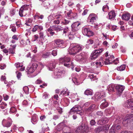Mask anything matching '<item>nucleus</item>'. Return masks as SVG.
Returning a JSON list of instances; mask_svg holds the SVG:
<instances>
[{
  "label": "nucleus",
  "mask_w": 133,
  "mask_h": 133,
  "mask_svg": "<svg viewBox=\"0 0 133 133\" xmlns=\"http://www.w3.org/2000/svg\"><path fill=\"white\" fill-rule=\"evenodd\" d=\"M81 50V47L76 43H72L70 44L69 49L68 50L70 55H74Z\"/></svg>",
  "instance_id": "1"
},
{
  "label": "nucleus",
  "mask_w": 133,
  "mask_h": 133,
  "mask_svg": "<svg viewBox=\"0 0 133 133\" xmlns=\"http://www.w3.org/2000/svg\"><path fill=\"white\" fill-rule=\"evenodd\" d=\"M80 24L78 22H77L74 23L71 25V30L68 35L69 39L73 38L74 35L77 33L79 29L78 26Z\"/></svg>",
  "instance_id": "2"
},
{
  "label": "nucleus",
  "mask_w": 133,
  "mask_h": 133,
  "mask_svg": "<svg viewBox=\"0 0 133 133\" xmlns=\"http://www.w3.org/2000/svg\"><path fill=\"white\" fill-rule=\"evenodd\" d=\"M59 60L60 63H64V66L67 67L71 66L72 70H74V64L73 62H70V58L67 57H61L59 59Z\"/></svg>",
  "instance_id": "3"
},
{
  "label": "nucleus",
  "mask_w": 133,
  "mask_h": 133,
  "mask_svg": "<svg viewBox=\"0 0 133 133\" xmlns=\"http://www.w3.org/2000/svg\"><path fill=\"white\" fill-rule=\"evenodd\" d=\"M75 112L78 114L80 115H82L83 114V111L82 110L81 107L78 105H76L72 108L69 112L70 115L73 114Z\"/></svg>",
  "instance_id": "4"
},
{
  "label": "nucleus",
  "mask_w": 133,
  "mask_h": 133,
  "mask_svg": "<svg viewBox=\"0 0 133 133\" xmlns=\"http://www.w3.org/2000/svg\"><path fill=\"white\" fill-rule=\"evenodd\" d=\"M122 123L124 125L130 123V125L133 126V115L132 114L127 115L123 120Z\"/></svg>",
  "instance_id": "5"
},
{
  "label": "nucleus",
  "mask_w": 133,
  "mask_h": 133,
  "mask_svg": "<svg viewBox=\"0 0 133 133\" xmlns=\"http://www.w3.org/2000/svg\"><path fill=\"white\" fill-rule=\"evenodd\" d=\"M88 131V127L82 124L77 128L76 130L75 131V132L76 133H84V132Z\"/></svg>",
  "instance_id": "6"
},
{
  "label": "nucleus",
  "mask_w": 133,
  "mask_h": 133,
  "mask_svg": "<svg viewBox=\"0 0 133 133\" xmlns=\"http://www.w3.org/2000/svg\"><path fill=\"white\" fill-rule=\"evenodd\" d=\"M103 51V49L101 48L93 51L91 54L90 58L91 59H94L97 58Z\"/></svg>",
  "instance_id": "7"
},
{
  "label": "nucleus",
  "mask_w": 133,
  "mask_h": 133,
  "mask_svg": "<svg viewBox=\"0 0 133 133\" xmlns=\"http://www.w3.org/2000/svg\"><path fill=\"white\" fill-rule=\"evenodd\" d=\"M82 32L84 35L88 37L92 36L94 34V32L90 29L85 27L83 28Z\"/></svg>",
  "instance_id": "8"
},
{
  "label": "nucleus",
  "mask_w": 133,
  "mask_h": 133,
  "mask_svg": "<svg viewBox=\"0 0 133 133\" xmlns=\"http://www.w3.org/2000/svg\"><path fill=\"white\" fill-rule=\"evenodd\" d=\"M54 42V48H62L64 47L63 45L64 43L63 40L59 39H57L55 40Z\"/></svg>",
  "instance_id": "9"
},
{
  "label": "nucleus",
  "mask_w": 133,
  "mask_h": 133,
  "mask_svg": "<svg viewBox=\"0 0 133 133\" xmlns=\"http://www.w3.org/2000/svg\"><path fill=\"white\" fill-rule=\"evenodd\" d=\"M12 123L11 119L10 117H8L7 119H4L2 122L3 125L4 127H9L11 125Z\"/></svg>",
  "instance_id": "10"
},
{
  "label": "nucleus",
  "mask_w": 133,
  "mask_h": 133,
  "mask_svg": "<svg viewBox=\"0 0 133 133\" xmlns=\"http://www.w3.org/2000/svg\"><path fill=\"white\" fill-rule=\"evenodd\" d=\"M38 66L37 64L36 63H34L31 66L29 65L26 69V71L28 72V74L33 72L36 69Z\"/></svg>",
  "instance_id": "11"
},
{
  "label": "nucleus",
  "mask_w": 133,
  "mask_h": 133,
  "mask_svg": "<svg viewBox=\"0 0 133 133\" xmlns=\"http://www.w3.org/2000/svg\"><path fill=\"white\" fill-rule=\"evenodd\" d=\"M86 58V54L84 52H82L79 55H76L75 57V60L77 61H82L83 59Z\"/></svg>",
  "instance_id": "12"
},
{
  "label": "nucleus",
  "mask_w": 133,
  "mask_h": 133,
  "mask_svg": "<svg viewBox=\"0 0 133 133\" xmlns=\"http://www.w3.org/2000/svg\"><path fill=\"white\" fill-rule=\"evenodd\" d=\"M124 106L128 108H131L133 107V99H130L128 100L125 102L124 104Z\"/></svg>",
  "instance_id": "13"
},
{
  "label": "nucleus",
  "mask_w": 133,
  "mask_h": 133,
  "mask_svg": "<svg viewBox=\"0 0 133 133\" xmlns=\"http://www.w3.org/2000/svg\"><path fill=\"white\" fill-rule=\"evenodd\" d=\"M104 97V95L103 92L100 93L99 92H96L95 95L96 101H100L101 99Z\"/></svg>",
  "instance_id": "14"
},
{
  "label": "nucleus",
  "mask_w": 133,
  "mask_h": 133,
  "mask_svg": "<svg viewBox=\"0 0 133 133\" xmlns=\"http://www.w3.org/2000/svg\"><path fill=\"white\" fill-rule=\"evenodd\" d=\"M115 88L117 91V94L120 95L124 89V87L122 85H119L116 86Z\"/></svg>",
  "instance_id": "15"
},
{
  "label": "nucleus",
  "mask_w": 133,
  "mask_h": 133,
  "mask_svg": "<svg viewBox=\"0 0 133 133\" xmlns=\"http://www.w3.org/2000/svg\"><path fill=\"white\" fill-rule=\"evenodd\" d=\"M108 121V119L105 117H104L99 120L98 121L97 124L101 125H103L107 123Z\"/></svg>",
  "instance_id": "16"
},
{
  "label": "nucleus",
  "mask_w": 133,
  "mask_h": 133,
  "mask_svg": "<svg viewBox=\"0 0 133 133\" xmlns=\"http://www.w3.org/2000/svg\"><path fill=\"white\" fill-rule=\"evenodd\" d=\"M43 29V27L41 25H36L32 29V31L33 32H35L39 30L40 31L42 30Z\"/></svg>",
  "instance_id": "17"
},
{
  "label": "nucleus",
  "mask_w": 133,
  "mask_h": 133,
  "mask_svg": "<svg viewBox=\"0 0 133 133\" xmlns=\"http://www.w3.org/2000/svg\"><path fill=\"white\" fill-rule=\"evenodd\" d=\"M130 17V15L128 13L124 14H123L122 16V18L123 20L125 21H128Z\"/></svg>",
  "instance_id": "18"
},
{
  "label": "nucleus",
  "mask_w": 133,
  "mask_h": 133,
  "mask_svg": "<svg viewBox=\"0 0 133 133\" xmlns=\"http://www.w3.org/2000/svg\"><path fill=\"white\" fill-rule=\"evenodd\" d=\"M52 28H53V30H54V31H56L57 32L62 31L63 30V28L59 25L53 26H52Z\"/></svg>",
  "instance_id": "19"
},
{
  "label": "nucleus",
  "mask_w": 133,
  "mask_h": 133,
  "mask_svg": "<svg viewBox=\"0 0 133 133\" xmlns=\"http://www.w3.org/2000/svg\"><path fill=\"white\" fill-rule=\"evenodd\" d=\"M102 103L100 106V108L102 109H103L108 106V103L106 102L105 100L104 99L102 101Z\"/></svg>",
  "instance_id": "20"
},
{
  "label": "nucleus",
  "mask_w": 133,
  "mask_h": 133,
  "mask_svg": "<svg viewBox=\"0 0 133 133\" xmlns=\"http://www.w3.org/2000/svg\"><path fill=\"white\" fill-rule=\"evenodd\" d=\"M39 37L42 41H43L46 39L45 37L46 35H45L44 32L40 31L39 33Z\"/></svg>",
  "instance_id": "21"
},
{
  "label": "nucleus",
  "mask_w": 133,
  "mask_h": 133,
  "mask_svg": "<svg viewBox=\"0 0 133 133\" xmlns=\"http://www.w3.org/2000/svg\"><path fill=\"white\" fill-rule=\"evenodd\" d=\"M95 104H91L88 108L86 109V110L87 112H89V113L92 112L95 109Z\"/></svg>",
  "instance_id": "22"
},
{
  "label": "nucleus",
  "mask_w": 133,
  "mask_h": 133,
  "mask_svg": "<svg viewBox=\"0 0 133 133\" xmlns=\"http://www.w3.org/2000/svg\"><path fill=\"white\" fill-rule=\"evenodd\" d=\"M93 14H90L88 19V21L89 20V22L92 24H93V23L96 21V19L95 17H92L91 16L94 15Z\"/></svg>",
  "instance_id": "23"
},
{
  "label": "nucleus",
  "mask_w": 133,
  "mask_h": 133,
  "mask_svg": "<svg viewBox=\"0 0 133 133\" xmlns=\"http://www.w3.org/2000/svg\"><path fill=\"white\" fill-rule=\"evenodd\" d=\"M62 74V72L60 70H56L54 72V75L56 78H60Z\"/></svg>",
  "instance_id": "24"
},
{
  "label": "nucleus",
  "mask_w": 133,
  "mask_h": 133,
  "mask_svg": "<svg viewBox=\"0 0 133 133\" xmlns=\"http://www.w3.org/2000/svg\"><path fill=\"white\" fill-rule=\"evenodd\" d=\"M44 18V16L43 15H40L38 13H37L34 16V19L35 20L37 19H42Z\"/></svg>",
  "instance_id": "25"
},
{
  "label": "nucleus",
  "mask_w": 133,
  "mask_h": 133,
  "mask_svg": "<svg viewBox=\"0 0 133 133\" xmlns=\"http://www.w3.org/2000/svg\"><path fill=\"white\" fill-rule=\"evenodd\" d=\"M109 19H111L115 17L116 15L114 11H111L108 14Z\"/></svg>",
  "instance_id": "26"
},
{
  "label": "nucleus",
  "mask_w": 133,
  "mask_h": 133,
  "mask_svg": "<svg viewBox=\"0 0 133 133\" xmlns=\"http://www.w3.org/2000/svg\"><path fill=\"white\" fill-rule=\"evenodd\" d=\"M27 11L20 9L19 11V14L21 17H23L27 14Z\"/></svg>",
  "instance_id": "27"
},
{
  "label": "nucleus",
  "mask_w": 133,
  "mask_h": 133,
  "mask_svg": "<svg viewBox=\"0 0 133 133\" xmlns=\"http://www.w3.org/2000/svg\"><path fill=\"white\" fill-rule=\"evenodd\" d=\"M10 46H12V48H9V53L12 54H15V48L16 45H15L12 46L11 45Z\"/></svg>",
  "instance_id": "28"
},
{
  "label": "nucleus",
  "mask_w": 133,
  "mask_h": 133,
  "mask_svg": "<svg viewBox=\"0 0 133 133\" xmlns=\"http://www.w3.org/2000/svg\"><path fill=\"white\" fill-rule=\"evenodd\" d=\"M115 88V85L114 84L109 85L108 87V91L111 92L114 91Z\"/></svg>",
  "instance_id": "29"
},
{
  "label": "nucleus",
  "mask_w": 133,
  "mask_h": 133,
  "mask_svg": "<svg viewBox=\"0 0 133 133\" xmlns=\"http://www.w3.org/2000/svg\"><path fill=\"white\" fill-rule=\"evenodd\" d=\"M104 130V126H102L96 128L95 130V132L97 133H98Z\"/></svg>",
  "instance_id": "30"
},
{
  "label": "nucleus",
  "mask_w": 133,
  "mask_h": 133,
  "mask_svg": "<svg viewBox=\"0 0 133 133\" xmlns=\"http://www.w3.org/2000/svg\"><path fill=\"white\" fill-rule=\"evenodd\" d=\"M37 121V116L34 115L32 116L31 119V122L33 124H35L36 123Z\"/></svg>",
  "instance_id": "31"
},
{
  "label": "nucleus",
  "mask_w": 133,
  "mask_h": 133,
  "mask_svg": "<svg viewBox=\"0 0 133 133\" xmlns=\"http://www.w3.org/2000/svg\"><path fill=\"white\" fill-rule=\"evenodd\" d=\"M55 17L57 19H61L63 17V15L62 14L61 12H60L57 13V14L55 16Z\"/></svg>",
  "instance_id": "32"
},
{
  "label": "nucleus",
  "mask_w": 133,
  "mask_h": 133,
  "mask_svg": "<svg viewBox=\"0 0 133 133\" xmlns=\"http://www.w3.org/2000/svg\"><path fill=\"white\" fill-rule=\"evenodd\" d=\"M49 69L50 70L54 69L55 66V63H51L49 64Z\"/></svg>",
  "instance_id": "33"
},
{
  "label": "nucleus",
  "mask_w": 133,
  "mask_h": 133,
  "mask_svg": "<svg viewBox=\"0 0 133 133\" xmlns=\"http://www.w3.org/2000/svg\"><path fill=\"white\" fill-rule=\"evenodd\" d=\"M114 59H111L110 57L109 58H106L105 59V61L104 62V63L106 65L110 64L111 63V62L110 61L113 60Z\"/></svg>",
  "instance_id": "34"
},
{
  "label": "nucleus",
  "mask_w": 133,
  "mask_h": 133,
  "mask_svg": "<svg viewBox=\"0 0 133 133\" xmlns=\"http://www.w3.org/2000/svg\"><path fill=\"white\" fill-rule=\"evenodd\" d=\"M125 68V66L124 65H121L119 67L117 68V69L118 71H122L124 70Z\"/></svg>",
  "instance_id": "35"
},
{
  "label": "nucleus",
  "mask_w": 133,
  "mask_h": 133,
  "mask_svg": "<svg viewBox=\"0 0 133 133\" xmlns=\"http://www.w3.org/2000/svg\"><path fill=\"white\" fill-rule=\"evenodd\" d=\"M53 28H52V26L50 28H48V31L49 32L50 34L52 36L54 35L55 34L54 32L53 31H54V30L53 29Z\"/></svg>",
  "instance_id": "36"
},
{
  "label": "nucleus",
  "mask_w": 133,
  "mask_h": 133,
  "mask_svg": "<svg viewBox=\"0 0 133 133\" xmlns=\"http://www.w3.org/2000/svg\"><path fill=\"white\" fill-rule=\"evenodd\" d=\"M63 24L64 25L69 24L71 23V21L70 20L64 19V21L62 22Z\"/></svg>",
  "instance_id": "37"
},
{
  "label": "nucleus",
  "mask_w": 133,
  "mask_h": 133,
  "mask_svg": "<svg viewBox=\"0 0 133 133\" xmlns=\"http://www.w3.org/2000/svg\"><path fill=\"white\" fill-rule=\"evenodd\" d=\"M84 94L87 95H92V93L91 91L87 89L85 91Z\"/></svg>",
  "instance_id": "38"
},
{
  "label": "nucleus",
  "mask_w": 133,
  "mask_h": 133,
  "mask_svg": "<svg viewBox=\"0 0 133 133\" xmlns=\"http://www.w3.org/2000/svg\"><path fill=\"white\" fill-rule=\"evenodd\" d=\"M29 8V5H25L21 7L20 9L27 11Z\"/></svg>",
  "instance_id": "39"
},
{
  "label": "nucleus",
  "mask_w": 133,
  "mask_h": 133,
  "mask_svg": "<svg viewBox=\"0 0 133 133\" xmlns=\"http://www.w3.org/2000/svg\"><path fill=\"white\" fill-rule=\"evenodd\" d=\"M66 17H71L72 16V14H73V13L72 12V10H70L68 11V12H67V13Z\"/></svg>",
  "instance_id": "40"
},
{
  "label": "nucleus",
  "mask_w": 133,
  "mask_h": 133,
  "mask_svg": "<svg viewBox=\"0 0 133 133\" xmlns=\"http://www.w3.org/2000/svg\"><path fill=\"white\" fill-rule=\"evenodd\" d=\"M17 110L15 107H12L10 109V112L11 113H14Z\"/></svg>",
  "instance_id": "41"
},
{
  "label": "nucleus",
  "mask_w": 133,
  "mask_h": 133,
  "mask_svg": "<svg viewBox=\"0 0 133 133\" xmlns=\"http://www.w3.org/2000/svg\"><path fill=\"white\" fill-rule=\"evenodd\" d=\"M104 59V58L102 57L100 59V61L99 62V65H100L101 66H102L103 64L104 63V61L103 60Z\"/></svg>",
  "instance_id": "42"
},
{
  "label": "nucleus",
  "mask_w": 133,
  "mask_h": 133,
  "mask_svg": "<svg viewBox=\"0 0 133 133\" xmlns=\"http://www.w3.org/2000/svg\"><path fill=\"white\" fill-rule=\"evenodd\" d=\"M7 104L5 103L2 102L0 104V107L2 109H4L6 107Z\"/></svg>",
  "instance_id": "43"
},
{
  "label": "nucleus",
  "mask_w": 133,
  "mask_h": 133,
  "mask_svg": "<svg viewBox=\"0 0 133 133\" xmlns=\"http://www.w3.org/2000/svg\"><path fill=\"white\" fill-rule=\"evenodd\" d=\"M50 55V53L49 52H48L43 54L42 55V57L43 58H46L48 57Z\"/></svg>",
  "instance_id": "44"
},
{
  "label": "nucleus",
  "mask_w": 133,
  "mask_h": 133,
  "mask_svg": "<svg viewBox=\"0 0 133 133\" xmlns=\"http://www.w3.org/2000/svg\"><path fill=\"white\" fill-rule=\"evenodd\" d=\"M29 88L28 87L25 86L23 88V90L26 94H29Z\"/></svg>",
  "instance_id": "45"
},
{
  "label": "nucleus",
  "mask_w": 133,
  "mask_h": 133,
  "mask_svg": "<svg viewBox=\"0 0 133 133\" xmlns=\"http://www.w3.org/2000/svg\"><path fill=\"white\" fill-rule=\"evenodd\" d=\"M57 49L53 50L51 52L52 55L54 56H56L57 54Z\"/></svg>",
  "instance_id": "46"
},
{
  "label": "nucleus",
  "mask_w": 133,
  "mask_h": 133,
  "mask_svg": "<svg viewBox=\"0 0 133 133\" xmlns=\"http://www.w3.org/2000/svg\"><path fill=\"white\" fill-rule=\"evenodd\" d=\"M64 101L65 103L66 104V106L68 105L70 102L69 99L67 98L64 99Z\"/></svg>",
  "instance_id": "47"
},
{
  "label": "nucleus",
  "mask_w": 133,
  "mask_h": 133,
  "mask_svg": "<svg viewBox=\"0 0 133 133\" xmlns=\"http://www.w3.org/2000/svg\"><path fill=\"white\" fill-rule=\"evenodd\" d=\"M16 12V10L15 9H11L10 11V13L11 16L14 15Z\"/></svg>",
  "instance_id": "48"
},
{
  "label": "nucleus",
  "mask_w": 133,
  "mask_h": 133,
  "mask_svg": "<svg viewBox=\"0 0 133 133\" xmlns=\"http://www.w3.org/2000/svg\"><path fill=\"white\" fill-rule=\"evenodd\" d=\"M3 96L4 100L5 101L7 100L9 98V96L6 94L3 95Z\"/></svg>",
  "instance_id": "49"
},
{
  "label": "nucleus",
  "mask_w": 133,
  "mask_h": 133,
  "mask_svg": "<svg viewBox=\"0 0 133 133\" xmlns=\"http://www.w3.org/2000/svg\"><path fill=\"white\" fill-rule=\"evenodd\" d=\"M69 31V28L67 27H66L65 29H63V33L66 34L68 31Z\"/></svg>",
  "instance_id": "50"
},
{
  "label": "nucleus",
  "mask_w": 133,
  "mask_h": 133,
  "mask_svg": "<svg viewBox=\"0 0 133 133\" xmlns=\"http://www.w3.org/2000/svg\"><path fill=\"white\" fill-rule=\"evenodd\" d=\"M96 122L94 119H92L90 121V123L91 125H94L96 124Z\"/></svg>",
  "instance_id": "51"
},
{
  "label": "nucleus",
  "mask_w": 133,
  "mask_h": 133,
  "mask_svg": "<svg viewBox=\"0 0 133 133\" xmlns=\"http://www.w3.org/2000/svg\"><path fill=\"white\" fill-rule=\"evenodd\" d=\"M60 22L59 20L57 19V20H56L54 21H53V23L55 24H59Z\"/></svg>",
  "instance_id": "52"
},
{
  "label": "nucleus",
  "mask_w": 133,
  "mask_h": 133,
  "mask_svg": "<svg viewBox=\"0 0 133 133\" xmlns=\"http://www.w3.org/2000/svg\"><path fill=\"white\" fill-rule=\"evenodd\" d=\"M103 112L101 111H98L96 113V114L98 116H102L103 115Z\"/></svg>",
  "instance_id": "53"
},
{
  "label": "nucleus",
  "mask_w": 133,
  "mask_h": 133,
  "mask_svg": "<svg viewBox=\"0 0 133 133\" xmlns=\"http://www.w3.org/2000/svg\"><path fill=\"white\" fill-rule=\"evenodd\" d=\"M15 65L17 68L21 67L22 66V65H21L20 63L19 62H17L15 64Z\"/></svg>",
  "instance_id": "54"
},
{
  "label": "nucleus",
  "mask_w": 133,
  "mask_h": 133,
  "mask_svg": "<svg viewBox=\"0 0 133 133\" xmlns=\"http://www.w3.org/2000/svg\"><path fill=\"white\" fill-rule=\"evenodd\" d=\"M12 38L13 39H14L16 40H17L18 39V38L17 37V36L16 35H13L12 37Z\"/></svg>",
  "instance_id": "55"
},
{
  "label": "nucleus",
  "mask_w": 133,
  "mask_h": 133,
  "mask_svg": "<svg viewBox=\"0 0 133 133\" xmlns=\"http://www.w3.org/2000/svg\"><path fill=\"white\" fill-rule=\"evenodd\" d=\"M49 95V94H47V93H44L43 96V97L44 98L46 99L48 97Z\"/></svg>",
  "instance_id": "56"
},
{
  "label": "nucleus",
  "mask_w": 133,
  "mask_h": 133,
  "mask_svg": "<svg viewBox=\"0 0 133 133\" xmlns=\"http://www.w3.org/2000/svg\"><path fill=\"white\" fill-rule=\"evenodd\" d=\"M106 8L108 9L109 8L108 6V5H105L104 6H103V8H102V10H103V11L104 12H105V11L104 10V9H106Z\"/></svg>",
  "instance_id": "57"
},
{
  "label": "nucleus",
  "mask_w": 133,
  "mask_h": 133,
  "mask_svg": "<svg viewBox=\"0 0 133 133\" xmlns=\"http://www.w3.org/2000/svg\"><path fill=\"white\" fill-rule=\"evenodd\" d=\"M93 41L91 39H89L87 41V43L89 44H92L93 43Z\"/></svg>",
  "instance_id": "58"
},
{
  "label": "nucleus",
  "mask_w": 133,
  "mask_h": 133,
  "mask_svg": "<svg viewBox=\"0 0 133 133\" xmlns=\"http://www.w3.org/2000/svg\"><path fill=\"white\" fill-rule=\"evenodd\" d=\"M111 29L114 31H115L117 29V26L116 25H112V26Z\"/></svg>",
  "instance_id": "59"
},
{
  "label": "nucleus",
  "mask_w": 133,
  "mask_h": 133,
  "mask_svg": "<svg viewBox=\"0 0 133 133\" xmlns=\"http://www.w3.org/2000/svg\"><path fill=\"white\" fill-rule=\"evenodd\" d=\"M89 77L90 78V79H92L94 78L95 76H94V74H92L89 75Z\"/></svg>",
  "instance_id": "60"
},
{
  "label": "nucleus",
  "mask_w": 133,
  "mask_h": 133,
  "mask_svg": "<svg viewBox=\"0 0 133 133\" xmlns=\"http://www.w3.org/2000/svg\"><path fill=\"white\" fill-rule=\"evenodd\" d=\"M103 44L104 45L108 47L109 46V45L108 44V42L106 41H105L103 42Z\"/></svg>",
  "instance_id": "61"
},
{
  "label": "nucleus",
  "mask_w": 133,
  "mask_h": 133,
  "mask_svg": "<svg viewBox=\"0 0 133 133\" xmlns=\"http://www.w3.org/2000/svg\"><path fill=\"white\" fill-rule=\"evenodd\" d=\"M35 39L33 40V41H36L38 38V36L37 35H36L34 36Z\"/></svg>",
  "instance_id": "62"
},
{
  "label": "nucleus",
  "mask_w": 133,
  "mask_h": 133,
  "mask_svg": "<svg viewBox=\"0 0 133 133\" xmlns=\"http://www.w3.org/2000/svg\"><path fill=\"white\" fill-rule=\"evenodd\" d=\"M21 76V74L20 72H18L17 74V77L18 79H19Z\"/></svg>",
  "instance_id": "63"
},
{
  "label": "nucleus",
  "mask_w": 133,
  "mask_h": 133,
  "mask_svg": "<svg viewBox=\"0 0 133 133\" xmlns=\"http://www.w3.org/2000/svg\"><path fill=\"white\" fill-rule=\"evenodd\" d=\"M6 79V77L5 76H2L1 77V80L3 81H5Z\"/></svg>",
  "instance_id": "64"
}]
</instances>
